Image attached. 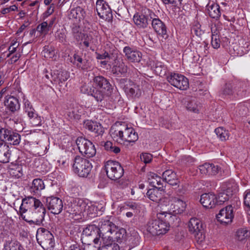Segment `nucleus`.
Segmentation results:
<instances>
[{
	"instance_id": "24",
	"label": "nucleus",
	"mask_w": 250,
	"mask_h": 250,
	"mask_svg": "<svg viewBox=\"0 0 250 250\" xmlns=\"http://www.w3.org/2000/svg\"><path fill=\"white\" fill-rule=\"evenodd\" d=\"M68 17L69 19H74L76 21H80L85 18L86 12L82 7L77 6L70 10L68 13Z\"/></svg>"
},
{
	"instance_id": "52",
	"label": "nucleus",
	"mask_w": 250,
	"mask_h": 250,
	"mask_svg": "<svg viewBox=\"0 0 250 250\" xmlns=\"http://www.w3.org/2000/svg\"><path fill=\"white\" fill-rule=\"evenodd\" d=\"M97 208L91 203L87 202V206L86 207L85 212H84V215H86L90 217H93L96 215L97 214Z\"/></svg>"
},
{
	"instance_id": "11",
	"label": "nucleus",
	"mask_w": 250,
	"mask_h": 250,
	"mask_svg": "<svg viewBox=\"0 0 250 250\" xmlns=\"http://www.w3.org/2000/svg\"><path fill=\"white\" fill-rule=\"evenodd\" d=\"M121 83L125 84L122 86L128 96L132 98H138L141 95L140 86L134 82L126 79H122L121 80Z\"/></svg>"
},
{
	"instance_id": "57",
	"label": "nucleus",
	"mask_w": 250,
	"mask_h": 250,
	"mask_svg": "<svg viewBox=\"0 0 250 250\" xmlns=\"http://www.w3.org/2000/svg\"><path fill=\"white\" fill-rule=\"evenodd\" d=\"M125 207L126 209H131V211H134L137 213L140 212V206L135 202H127L125 203Z\"/></svg>"
},
{
	"instance_id": "29",
	"label": "nucleus",
	"mask_w": 250,
	"mask_h": 250,
	"mask_svg": "<svg viewBox=\"0 0 250 250\" xmlns=\"http://www.w3.org/2000/svg\"><path fill=\"white\" fill-rule=\"evenodd\" d=\"M127 66L123 60H115L112 71L116 75H125L127 72Z\"/></svg>"
},
{
	"instance_id": "21",
	"label": "nucleus",
	"mask_w": 250,
	"mask_h": 250,
	"mask_svg": "<svg viewBox=\"0 0 250 250\" xmlns=\"http://www.w3.org/2000/svg\"><path fill=\"white\" fill-rule=\"evenodd\" d=\"M200 201L205 208H211L214 207L217 203V197L214 194L204 193L201 196Z\"/></svg>"
},
{
	"instance_id": "10",
	"label": "nucleus",
	"mask_w": 250,
	"mask_h": 250,
	"mask_svg": "<svg viewBox=\"0 0 250 250\" xmlns=\"http://www.w3.org/2000/svg\"><path fill=\"white\" fill-rule=\"evenodd\" d=\"M154 12L147 8L143 10L141 13L134 15L133 21L135 24L140 28H146L148 25V22L151 21Z\"/></svg>"
},
{
	"instance_id": "54",
	"label": "nucleus",
	"mask_w": 250,
	"mask_h": 250,
	"mask_svg": "<svg viewBox=\"0 0 250 250\" xmlns=\"http://www.w3.org/2000/svg\"><path fill=\"white\" fill-rule=\"evenodd\" d=\"M49 29L48 22L47 21H43L37 26L36 30L40 34L46 35L49 31Z\"/></svg>"
},
{
	"instance_id": "51",
	"label": "nucleus",
	"mask_w": 250,
	"mask_h": 250,
	"mask_svg": "<svg viewBox=\"0 0 250 250\" xmlns=\"http://www.w3.org/2000/svg\"><path fill=\"white\" fill-rule=\"evenodd\" d=\"M201 25L198 21H194L191 28V33L195 34L197 37H201L204 33V31L201 29Z\"/></svg>"
},
{
	"instance_id": "15",
	"label": "nucleus",
	"mask_w": 250,
	"mask_h": 250,
	"mask_svg": "<svg viewBox=\"0 0 250 250\" xmlns=\"http://www.w3.org/2000/svg\"><path fill=\"white\" fill-rule=\"evenodd\" d=\"M46 206L52 213L59 214L63 208L62 201L56 197H48L46 199Z\"/></svg>"
},
{
	"instance_id": "46",
	"label": "nucleus",
	"mask_w": 250,
	"mask_h": 250,
	"mask_svg": "<svg viewBox=\"0 0 250 250\" xmlns=\"http://www.w3.org/2000/svg\"><path fill=\"white\" fill-rule=\"evenodd\" d=\"M67 116L69 120L77 121L81 118V113L77 107H75L67 112Z\"/></svg>"
},
{
	"instance_id": "32",
	"label": "nucleus",
	"mask_w": 250,
	"mask_h": 250,
	"mask_svg": "<svg viewBox=\"0 0 250 250\" xmlns=\"http://www.w3.org/2000/svg\"><path fill=\"white\" fill-rule=\"evenodd\" d=\"M207 10L209 16L213 19H217L220 17L221 12L220 7L213 2H209L206 6Z\"/></svg>"
},
{
	"instance_id": "53",
	"label": "nucleus",
	"mask_w": 250,
	"mask_h": 250,
	"mask_svg": "<svg viewBox=\"0 0 250 250\" xmlns=\"http://www.w3.org/2000/svg\"><path fill=\"white\" fill-rule=\"evenodd\" d=\"M94 88L90 83H84L81 86L80 90L82 93L91 95Z\"/></svg>"
},
{
	"instance_id": "19",
	"label": "nucleus",
	"mask_w": 250,
	"mask_h": 250,
	"mask_svg": "<svg viewBox=\"0 0 250 250\" xmlns=\"http://www.w3.org/2000/svg\"><path fill=\"white\" fill-rule=\"evenodd\" d=\"M237 191V186L236 183L233 182L232 184L229 183L227 186L226 192L220 193L217 198V203L220 204L229 200V196Z\"/></svg>"
},
{
	"instance_id": "59",
	"label": "nucleus",
	"mask_w": 250,
	"mask_h": 250,
	"mask_svg": "<svg viewBox=\"0 0 250 250\" xmlns=\"http://www.w3.org/2000/svg\"><path fill=\"white\" fill-rule=\"evenodd\" d=\"M233 85L231 83H227L225 84L222 93L224 95H231L233 93Z\"/></svg>"
},
{
	"instance_id": "56",
	"label": "nucleus",
	"mask_w": 250,
	"mask_h": 250,
	"mask_svg": "<svg viewBox=\"0 0 250 250\" xmlns=\"http://www.w3.org/2000/svg\"><path fill=\"white\" fill-rule=\"evenodd\" d=\"M211 44L213 48L218 49L220 46V40L219 36L217 33H212L211 36Z\"/></svg>"
},
{
	"instance_id": "6",
	"label": "nucleus",
	"mask_w": 250,
	"mask_h": 250,
	"mask_svg": "<svg viewBox=\"0 0 250 250\" xmlns=\"http://www.w3.org/2000/svg\"><path fill=\"white\" fill-rule=\"evenodd\" d=\"M104 168L107 177L112 180H116L121 178L124 170L120 164L117 162L109 160L106 162Z\"/></svg>"
},
{
	"instance_id": "38",
	"label": "nucleus",
	"mask_w": 250,
	"mask_h": 250,
	"mask_svg": "<svg viewBox=\"0 0 250 250\" xmlns=\"http://www.w3.org/2000/svg\"><path fill=\"white\" fill-rule=\"evenodd\" d=\"M109 92L110 91L94 88L91 94V96H92L97 101L101 102L106 96L109 94Z\"/></svg>"
},
{
	"instance_id": "43",
	"label": "nucleus",
	"mask_w": 250,
	"mask_h": 250,
	"mask_svg": "<svg viewBox=\"0 0 250 250\" xmlns=\"http://www.w3.org/2000/svg\"><path fill=\"white\" fill-rule=\"evenodd\" d=\"M42 54L47 59H56L55 50L53 47L45 46L42 52Z\"/></svg>"
},
{
	"instance_id": "33",
	"label": "nucleus",
	"mask_w": 250,
	"mask_h": 250,
	"mask_svg": "<svg viewBox=\"0 0 250 250\" xmlns=\"http://www.w3.org/2000/svg\"><path fill=\"white\" fill-rule=\"evenodd\" d=\"M74 63L78 67L83 70H87L90 68V62L86 59H83L77 54H74L73 56Z\"/></svg>"
},
{
	"instance_id": "45",
	"label": "nucleus",
	"mask_w": 250,
	"mask_h": 250,
	"mask_svg": "<svg viewBox=\"0 0 250 250\" xmlns=\"http://www.w3.org/2000/svg\"><path fill=\"white\" fill-rule=\"evenodd\" d=\"M72 32L74 38L78 42L82 41L85 36L84 33L82 32L81 29L79 26L74 25L72 29Z\"/></svg>"
},
{
	"instance_id": "18",
	"label": "nucleus",
	"mask_w": 250,
	"mask_h": 250,
	"mask_svg": "<svg viewBox=\"0 0 250 250\" xmlns=\"http://www.w3.org/2000/svg\"><path fill=\"white\" fill-rule=\"evenodd\" d=\"M123 52L126 59L130 62H139L141 60L142 56L141 52L129 46L124 48Z\"/></svg>"
},
{
	"instance_id": "55",
	"label": "nucleus",
	"mask_w": 250,
	"mask_h": 250,
	"mask_svg": "<svg viewBox=\"0 0 250 250\" xmlns=\"http://www.w3.org/2000/svg\"><path fill=\"white\" fill-rule=\"evenodd\" d=\"M166 67L162 65L160 62H157L154 67V71L156 74L159 75H164L166 73Z\"/></svg>"
},
{
	"instance_id": "22",
	"label": "nucleus",
	"mask_w": 250,
	"mask_h": 250,
	"mask_svg": "<svg viewBox=\"0 0 250 250\" xmlns=\"http://www.w3.org/2000/svg\"><path fill=\"white\" fill-rule=\"evenodd\" d=\"M4 104L6 109L12 113H14L20 109V104L18 99L13 96L5 98Z\"/></svg>"
},
{
	"instance_id": "2",
	"label": "nucleus",
	"mask_w": 250,
	"mask_h": 250,
	"mask_svg": "<svg viewBox=\"0 0 250 250\" xmlns=\"http://www.w3.org/2000/svg\"><path fill=\"white\" fill-rule=\"evenodd\" d=\"M110 133L113 140L120 144L134 143L138 139L134 129L125 124L120 125L117 128H111Z\"/></svg>"
},
{
	"instance_id": "64",
	"label": "nucleus",
	"mask_w": 250,
	"mask_h": 250,
	"mask_svg": "<svg viewBox=\"0 0 250 250\" xmlns=\"http://www.w3.org/2000/svg\"><path fill=\"white\" fill-rule=\"evenodd\" d=\"M244 202L245 205L250 208V190H247L244 193Z\"/></svg>"
},
{
	"instance_id": "3",
	"label": "nucleus",
	"mask_w": 250,
	"mask_h": 250,
	"mask_svg": "<svg viewBox=\"0 0 250 250\" xmlns=\"http://www.w3.org/2000/svg\"><path fill=\"white\" fill-rule=\"evenodd\" d=\"M98 234L93 242L95 244H106L110 241V235L115 232L117 226L109 220L101 219L98 223Z\"/></svg>"
},
{
	"instance_id": "31",
	"label": "nucleus",
	"mask_w": 250,
	"mask_h": 250,
	"mask_svg": "<svg viewBox=\"0 0 250 250\" xmlns=\"http://www.w3.org/2000/svg\"><path fill=\"white\" fill-rule=\"evenodd\" d=\"M10 153L9 146L3 142H0V162L6 163L9 162Z\"/></svg>"
},
{
	"instance_id": "17",
	"label": "nucleus",
	"mask_w": 250,
	"mask_h": 250,
	"mask_svg": "<svg viewBox=\"0 0 250 250\" xmlns=\"http://www.w3.org/2000/svg\"><path fill=\"white\" fill-rule=\"evenodd\" d=\"M50 76L52 79L51 82L53 81L58 84L60 87L62 86L69 77V73L65 70H54L53 73H50Z\"/></svg>"
},
{
	"instance_id": "50",
	"label": "nucleus",
	"mask_w": 250,
	"mask_h": 250,
	"mask_svg": "<svg viewBox=\"0 0 250 250\" xmlns=\"http://www.w3.org/2000/svg\"><path fill=\"white\" fill-rule=\"evenodd\" d=\"M13 130L11 128L1 127L0 129V140L1 141L6 142L9 138V136L12 132Z\"/></svg>"
},
{
	"instance_id": "27",
	"label": "nucleus",
	"mask_w": 250,
	"mask_h": 250,
	"mask_svg": "<svg viewBox=\"0 0 250 250\" xmlns=\"http://www.w3.org/2000/svg\"><path fill=\"white\" fill-rule=\"evenodd\" d=\"M163 192L162 187L151 188L147 191L146 196L151 201L157 203L161 200Z\"/></svg>"
},
{
	"instance_id": "7",
	"label": "nucleus",
	"mask_w": 250,
	"mask_h": 250,
	"mask_svg": "<svg viewBox=\"0 0 250 250\" xmlns=\"http://www.w3.org/2000/svg\"><path fill=\"white\" fill-rule=\"evenodd\" d=\"M76 144L79 152L85 157L90 158L95 155L96 151L95 146L89 140L80 137L76 139Z\"/></svg>"
},
{
	"instance_id": "61",
	"label": "nucleus",
	"mask_w": 250,
	"mask_h": 250,
	"mask_svg": "<svg viewBox=\"0 0 250 250\" xmlns=\"http://www.w3.org/2000/svg\"><path fill=\"white\" fill-rule=\"evenodd\" d=\"M30 120V123L34 126H38L41 125V117L38 116V114L36 113V116L34 117H29Z\"/></svg>"
},
{
	"instance_id": "60",
	"label": "nucleus",
	"mask_w": 250,
	"mask_h": 250,
	"mask_svg": "<svg viewBox=\"0 0 250 250\" xmlns=\"http://www.w3.org/2000/svg\"><path fill=\"white\" fill-rule=\"evenodd\" d=\"M100 245L104 247L103 250H120L119 246L116 243H111V244L104 245L103 243H99Z\"/></svg>"
},
{
	"instance_id": "8",
	"label": "nucleus",
	"mask_w": 250,
	"mask_h": 250,
	"mask_svg": "<svg viewBox=\"0 0 250 250\" xmlns=\"http://www.w3.org/2000/svg\"><path fill=\"white\" fill-rule=\"evenodd\" d=\"M186 206V202L182 199L177 197H172L171 199L170 204H169L167 207L169 218L171 220L177 219L175 215L172 216L171 213H173L175 214H181L184 211Z\"/></svg>"
},
{
	"instance_id": "28",
	"label": "nucleus",
	"mask_w": 250,
	"mask_h": 250,
	"mask_svg": "<svg viewBox=\"0 0 250 250\" xmlns=\"http://www.w3.org/2000/svg\"><path fill=\"white\" fill-rule=\"evenodd\" d=\"M125 234L126 230L125 229L123 228L119 229L117 227V229L115 230V232L112 233L111 235H110V241L106 244H104V245L111 244L112 243H115V241L120 243L125 237Z\"/></svg>"
},
{
	"instance_id": "42",
	"label": "nucleus",
	"mask_w": 250,
	"mask_h": 250,
	"mask_svg": "<svg viewBox=\"0 0 250 250\" xmlns=\"http://www.w3.org/2000/svg\"><path fill=\"white\" fill-rule=\"evenodd\" d=\"M21 140V135L13 130L6 142L10 145L16 146L19 145Z\"/></svg>"
},
{
	"instance_id": "39",
	"label": "nucleus",
	"mask_w": 250,
	"mask_h": 250,
	"mask_svg": "<svg viewBox=\"0 0 250 250\" xmlns=\"http://www.w3.org/2000/svg\"><path fill=\"white\" fill-rule=\"evenodd\" d=\"M21 243L17 241H7L4 244L3 250H23Z\"/></svg>"
},
{
	"instance_id": "13",
	"label": "nucleus",
	"mask_w": 250,
	"mask_h": 250,
	"mask_svg": "<svg viewBox=\"0 0 250 250\" xmlns=\"http://www.w3.org/2000/svg\"><path fill=\"white\" fill-rule=\"evenodd\" d=\"M96 9L100 18L107 21L112 19V13L108 4L104 0H98L96 3Z\"/></svg>"
},
{
	"instance_id": "40",
	"label": "nucleus",
	"mask_w": 250,
	"mask_h": 250,
	"mask_svg": "<svg viewBox=\"0 0 250 250\" xmlns=\"http://www.w3.org/2000/svg\"><path fill=\"white\" fill-rule=\"evenodd\" d=\"M239 44L246 45V46H239L238 47L237 45L233 46V49L237 55L242 56L243 54L247 53L249 50V44L248 42H245L244 40H241L239 41Z\"/></svg>"
},
{
	"instance_id": "5",
	"label": "nucleus",
	"mask_w": 250,
	"mask_h": 250,
	"mask_svg": "<svg viewBox=\"0 0 250 250\" xmlns=\"http://www.w3.org/2000/svg\"><path fill=\"white\" fill-rule=\"evenodd\" d=\"M72 167L75 173L79 176L86 177L91 171L92 166L88 160L77 156L74 159Z\"/></svg>"
},
{
	"instance_id": "48",
	"label": "nucleus",
	"mask_w": 250,
	"mask_h": 250,
	"mask_svg": "<svg viewBox=\"0 0 250 250\" xmlns=\"http://www.w3.org/2000/svg\"><path fill=\"white\" fill-rule=\"evenodd\" d=\"M215 132L218 138L222 141L228 140L229 136L228 130L225 129L223 127H218L215 129Z\"/></svg>"
},
{
	"instance_id": "62",
	"label": "nucleus",
	"mask_w": 250,
	"mask_h": 250,
	"mask_svg": "<svg viewBox=\"0 0 250 250\" xmlns=\"http://www.w3.org/2000/svg\"><path fill=\"white\" fill-rule=\"evenodd\" d=\"M140 159L144 163L147 164L151 161L152 159V156L151 154L144 153L141 155Z\"/></svg>"
},
{
	"instance_id": "9",
	"label": "nucleus",
	"mask_w": 250,
	"mask_h": 250,
	"mask_svg": "<svg viewBox=\"0 0 250 250\" xmlns=\"http://www.w3.org/2000/svg\"><path fill=\"white\" fill-rule=\"evenodd\" d=\"M37 239L39 243L44 249H49L54 246V240L53 234L49 230L41 228L38 230Z\"/></svg>"
},
{
	"instance_id": "44",
	"label": "nucleus",
	"mask_w": 250,
	"mask_h": 250,
	"mask_svg": "<svg viewBox=\"0 0 250 250\" xmlns=\"http://www.w3.org/2000/svg\"><path fill=\"white\" fill-rule=\"evenodd\" d=\"M195 237L196 242L198 244L201 245L202 247H206L208 245V242L205 238V235L204 233V229L200 232H197L193 234Z\"/></svg>"
},
{
	"instance_id": "58",
	"label": "nucleus",
	"mask_w": 250,
	"mask_h": 250,
	"mask_svg": "<svg viewBox=\"0 0 250 250\" xmlns=\"http://www.w3.org/2000/svg\"><path fill=\"white\" fill-rule=\"evenodd\" d=\"M56 38L60 42H63L66 41L65 30L63 29H59L55 33Z\"/></svg>"
},
{
	"instance_id": "23",
	"label": "nucleus",
	"mask_w": 250,
	"mask_h": 250,
	"mask_svg": "<svg viewBox=\"0 0 250 250\" xmlns=\"http://www.w3.org/2000/svg\"><path fill=\"white\" fill-rule=\"evenodd\" d=\"M83 126L89 131L94 133L96 136L102 135L104 132L101 125L91 120H85L83 122Z\"/></svg>"
},
{
	"instance_id": "47",
	"label": "nucleus",
	"mask_w": 250,
	"mask_h": 250,
	"mask_svg": "<svg viewBox=\"0 0 250 250\" xmlns=\"http://www.w3.org/2000/svg\"><path fill=\"white\" fill-rule=\"evenodd\" d=\"M250 236V232L244 229H238L236 233V239L239 241H244Z\"/></svg>"
},
{
	"instance_id": "1",
	"label": "nucleus",
	"mask_w": 250,
	"mask_h": 250,
	"mask_svg": "<svg viewBox=\"0 0 250 250\" xmlns=\"http://www.w3.org/2000/svg\"><path fill=\"white\" fill-rule=\"evenodd\" d=\"M46 209L41 201L32 196L22 199L18 214L30 225H40L44 220Z\"/></svg>"
},
{
	"instance_id": "36",
	"label": "nucleus",
	"mask_w": 250,
	"mask_h": 250,
	"mask_svg": "<svg viewBox=\"0 0 250 250\" xmlns=\"http://www.w3.org/2000/svg\"><path fill=\"white\" fill-rule=\"evenodd\" d=\"M94 83L99 87L98 88L110 91L111 85L109 82L103 76H97L94 79Z\"/></svg>"
},
{
	"instance_id": "26",
	"label": "nucleus",
	"mask_w": 250,
	"mask_h": 250,
	"mask_svg": "<svg viewBox=\"0 0 250 250\" xmlns=\"http://www.w3.org/2000/svg\"><path fill=\"white\" fill-rule=\"evenodd\" d=\"M77 202L76 199H73L71 202L68 204L66 207V211L69 214V217L74 218L75 220L81 219V216L79 210L78 206L76 205Z\"/></svg>"
},
{
	"instance_id": "12",
	"label": "nucleus",
	"mask_w": 250,
	"mask_h": 250,
	"mask_svg": "<svg viewBox=\"0 0 250 250\" xmlns=\"http://www.w3.org/2000/svg\"><path fill=\"white\" fill-rule=\"evenodd\" d=\"M167 79L171 85L180 90H186L189 86L188 79L181 74L171 73Z\"/></svg>"
},
{
	"instance_id": "35",
	"label": "nucleus",
	"mask_w": 250,
	"mask_h": 250,
	"mask_svg": "<svg viewBox=\"0 0 250 250\" xmlns=\"http://www.w3.org/2000/svg\"><path fill=\"white\" fill-rule=\"evenodd\" d=\"M148 182L154 188H158L160 187H162V188H163L164 180L154 173H150L148 175Z\"/></svg>"
},
{
	"instance_id": "37",
	"label": "nucleus",
	"mask_w": 250,
	"mask_h": 250,
	"mask_svg": "<svg viewBox=\"0 0 250 250\" xmlns=\"http://www.w3.org/2000/svg\"><path fill=\"white\" fill-rule=\"evenodd\" d=\"M20 95L23 98V103L24 104L23 110L25 113L27 114L28 117H34V116H36V112L31 103L28 99L25 98V96L22 92L20 93Z\"/></svg>"
},
{
	"instance_id": "63",
	"label": "nucleus",
	"mask_w": 250,
	"mask_h": 250,
	"mask_svg": "<svg viewBox=\"0 0 250 250\" xmlns=\"http://www.w3.org/2000/svg\"><path fill=\"white\" fill-rule=\"evenodd\" d=\"M20 43L17 41H14L11 42L10 46L8 48L9 54L7 55L8 57H9L11 54L16 51L17 48L18 47Z\"/></svg>"
},
{
	"instance_id": "41",
	"label": "nucleus",
	"mask_w": 250,
	"mask_h": 250,
	"mask_svg": "<svg viewBox=\"0 0 250 250\" xmlns=\"http://www.w3.org/2000/svg\"><path fill=\"white\" fill-rule=\"evenodd\" d=\"M185 104L187 110L195 113H198L201 107V104L194 100H188Z\"/></svg>"
},
{
	"instance_id": "30",
	"label": "nucleus",
	"mask_w": 250,
	"mask_h": 250,
	"mask_svg": "<svg viewBox=\"0 0 250 250\" xmlns=\"http://www.w3.org/2000/svg\"><path fill=\"white\" fill-rule=\"evenodd\" d=\"M188 228L189 231L192 234L203 229L201 221L197 218H192L190 219Z\"/></svg>"
},
{
	"instance_id": "49",
	"label": "nucleus",
	"mask_w": 250,
	"mask_h": 250,
	"mask_svg": "<svg viewBox=\"0 0 250 250\" xmlns=\"http://www.w3.org/2000/svg\"><path fill=\"white\" fill-rule=\"evenodd\" d=\"M76 201L77 202L76 205H78V207L79 208V210L81 218H82V216H84V212H85L86 210V207L87 206V204L88 202V201L84 200L83 199H80V198H75Z\"/></svg>"
},
{
	"instance_id": "25",
	"label": "nucleus",
	"mask_w": 250,
	"mask_h": 250,
	"mask_svg": "<svg viewBox=\"0 0 250 250\" xmlns=\"http://www.w3.org/2000/svg\"><path fill=\"white\" fill-rule=\"evenodd\" d=\"M163 180L172 186H178L180 183L176 173L172 169H167L163 173Z\"/></svg>"
},
{
	"instance_id": "14",
	"label": "nucleus",
	"mask_w": 250,
	"mask_h": 250,
	"mask_svg": "<svg viewBox=\"0 0 250 250\" xmlns=\"http://www.w3.org/2000/svg\"><path fill=\"white\" fill-rule=\"evenodd\" d=\"M234 217V207L231 205L221 209L216 215L217 220L221 224H228L232 222Z\"/></svg>"
},
{
	"instance_id": "20",
	"label": "nucleus",
	"mask_w": 250,
	"mask_h": 250,
	"mask_svg": "<svg viewBox=\"0 0 250 250\" xmlns=\"http://www.w3.org/2000/svg\"><path fill=\"white\" fill-rule=\"evenodd\" d=\"M199 169L203 174L213 176L216 175L221 171V167L218 165H215L213 164L205 163L202 166H200Z\"/></svg>"
},
{
	"instance_id": "34",
	"label": "nucleus",
	"mask_w": 250,
	"mask_h": 250,
	"mask_svg": "<svg viewBox=\"0 0 250 250\" xmlns=\"http://www.w3.org/2000/svg\"><path fill=\"white\" fill-rule=\"evenodd\" d=\"M45 188V185L42 179L36 178L33 180L30 187V192L34 194H39Z\"/></svg>"
},
{
	"instance_id": "16",
	"label": "nucleus",
	"mask_w": 250,
	"mask_h": 250,
	"mask_svg": "<svg viewBox=\"0 0 250 250\" xmlns=\"http://www.w3.org/2000/svg\"><path fill=\"white\" fill-rule=\"evenodd\" d=\"M151 21L152 27L157 34L165 40L167 39L168 37V35L167 34L166 26L154 13L152 15Z\"/></svg>"
},
{
	"instance_id": "4",
	"label": "nucleus",
	"mask_w": 250,
	"mask_h": 250,
	"mask_svg": "<svg viewBox=\"0 0 250 250\" xmlns=\"http://www.w3.org/2000/svg\"><path fill=\"white\" fill-rule=\"evenodd\" d=\"M169 223L158 217L157 218L149 221L146 227L148 232L153 236L163 235L169 229Z\"/></svg>"
}]
</instances>
